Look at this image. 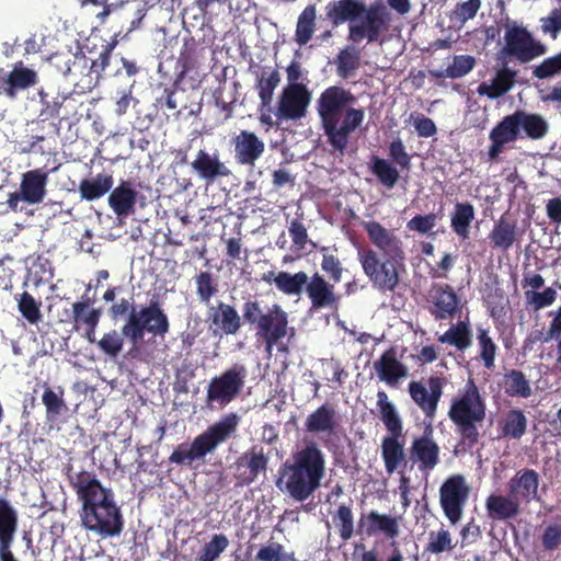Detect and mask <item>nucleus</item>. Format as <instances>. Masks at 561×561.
Here are the masks:
<instances>
[{
	"instance_id": "f257e3e1",
	"label": "nucleus",
	"mask_w": 561,
	"mask_h": 561,
	"mask_svg": "<svg viewBox=\"0 0 561 561\" xmlns=\"http://www.w3.org/2000/svg\"><path fill=\"white\" fill-rule=\"evenodd\" d=\"M357 99L351 90L341 85L325 88L316 101L327 144L333 151L343 154L355 133L365 119V110L355 107Z\"/></svg>"
},
{
	"instance_id": "f03ea898",
	"label": "nucleus",
	"mask_w": 561,
	"mask_h": 561,
	"mask_svg": "<svg viewBox=\"0 0 561 561\" xmlns=\"http://www.w3.org/2000/svg\"><path fill=\"white\" fill-rule=\"evenodd\" d=\"M325 19L333 27L350 22L347 39L352 43L366 39L368 44H383L392 21L391 13L383 4L375 2L366 5L359 0L329 2L325 5Z\"/></svg>"
},
{
	"instance_id": "7ed1b4c3",
	"label": "nucleus",
	"mask_w": 561,
	"mask_h": 561,
	"mask_svg": "<svg viewBox=\"0 0 561 561\" xmlns=\"http://www.w3.org/2000/svg\"><path fill=\"white\" fill-rule=\"evenodd\" d=\"M486 416V402L473 379L469 378L465 386L451 399L448 417L459 435V444L473 448L480 438L479 427Z\"/></svg>"
},
{
	"instance_id": "20e7f679",
	"label": "nucleus",
	"mask_w": 561,
	"mask_h": 561,
	"mask_svg": "<svg viewBox=\"0 0 561 561\" xmlns=\"http://www.w3.org/2000/svg\"><path fill=\"white\" fill-rule=\"evenodd\" d=\"M324 472V457L314 445H307L278 470L277 488L283 491H316Z\"/></svg>"
},
{
	"instance_id": "39448f33",
	"label": "nucleus",
	"mask_w": 561,
	"mask_h": 561,
	"mask_svg": "<svg viewBox=\"0 0 561 561\" xmlns=\"http://www.w3.org/2000/svg\"><path fill=\"white\" fill-rule=\"evenodd\" d=\"M240 416L230 412L221 416L205 432L197 435L192 443H182L169 457L170 463L192 467L194 462L204 461L207 454L213 453L220 444L234 435Z\"/></svg>"
},
{
	"instance_id": "423d86ee",
	"label": "nucleus",
	"mask_w": 561,
	"mask_h": 561,
	"mask_svg": "<svg viewBox=\"0 0 561 561\" xmlns=\"http://www.w3.org/2000/svg\"><path fill=\"white\" fill-rule=\"evenodd\" d=\"M242 318L254 329L256 341L263 342L265 352L270 354L288 334V314L277 304L264 311L259 300L248 299L242 305Z\"/></svg>"
},
{
	"instance_id": "0eeeda50",
	"label": "nucleus",
	"mask_w": 561,
	"mask_h": 561,
	"mask_svg": "<svg viewBox=\"0 0 561 561\" xmlns=\"http://www.w3.org/2000/svg\"><path fill=\"white\" fill-rule=\"evenodd\" d=\"M82 501V523L89 530L104 537L117 536L124 527L119 507L113 493H78Z\"/></svg>"
},
{
	"instance_id": "6e6552de",
	"label": "nucleus",
	"mask_w": 561,
	"mask_h": 561,
	"mask_svg": "<svg viewBox=\"0 0 561 561\" xmlns=\"http://www.w3.org/2000/svg\"><path fill=\"white\" fill-rule=\"evenodd\" d=\"M169 330V318L159 299L133 309L122 327L123 335L134 347L144 342L146 333L164 337Z\"/></svg>"
},
{
	"instance_id": "1a4fd4ad",
	"label": "nucleus",
	"mask_w": 561,
	"mask_h": 561,
	"mask_svg": "<svg viewBox=\"0 0 561 561\" xmlns=\"http://www.w3.org/2000/svg\"><path fill=\"white\" fill-rule=\"evenodd\" d=\"M357 256L364 274L374 288L381 293L394 291L400 282L399 267L403 265L404 260L381 256L373 248L358 250Z\"/></svg>"
},
{
	"instance_id": "9d476101",
	"label": "nucleus",
	"mask_w": 561,
	"mask_h": 561,
	"mask_svg": "<svg viewBox=\"0 0 561 561\" xmlns=\"http://www.w3.org/2000/svg\"><path fill=\"white\" fill-rule=\"evenodd\" d=\"M548 47L524 25L515 22L506 26L504 46L497 53V59H515L519 64H528L546 55Z\"/></svg>"
},
{
	"instance_id": "9b49d317",
	"label": "nucleus",
	"mask_w": 561,
	"mask_h": 561,
	"mask_svg": "<svg viewBox=\"0 0 561 561\" xmlns=\"http://www.w3.org/2000/svg\"><path fill=\"white\" fill-rule=\"evenodd\" d=\"M247 377L248 369L240 363L213 377L206 388V405L209 409L226 408L239 397Z\"/></svg>"
},
{
	"instance_id": "f8f14e48",
	"label": "nucleus",
	"mask_w": 561,
	"mask_h": 561,
	"mask_svg": "<svg viewBox=\"0 0 561 561\" xmlns=\"http://www.w3.org/2000/svg\"><path fill=\"white\" fill-rule=\"evenodd\" d=\"M443 387L444 380L438 376H431L426 385L415 380L410 381L408 385V391L412 401L424 413L425 417L430 420L431 424L443 396Z\"/></svg>"
},
{
	"instance_id": "ddd939ff",
	"label": "nucleus",
	"mask_w": 561,
	"mask_h": 561,
	"mask_svg": "<svg viewBox=\"0 0 561 561\" xmlns=\"http://www.w3.org/2000/svg\"><path fill=\"white\" fill-rule=\"evenodd\" d=\"M362 226L373 249L379 255L405 259L403 243L394 230L386 228L376 220L364 221Z\"/></svg>"
},
{
	"instance_id": "4468645a",
	"label": "nucleus",
	"mask_w": 561,
	"mask_h": 561,
	"mask_svg": "<svg viewBox=\"0 0 561 561\" xmlns=\"http://www.w3.org/2000/svg\"><path fill=\"white\" fill-rule=\"evenodd\" d=\"M409 458L424 472L433 470L439 463L440 448L434 438L431 423L425 426L421 436L414 437L411 442Z\"/></svg>"
},
{
	"instance_id": "2eb2a0df",
	"label": "nucleus",
	"mask_w": 561,
	"mask_h": 561,
	"mask_svg": "<svg viewBox=\"0 0 561 561\" xmlns=\"http://www.w3.org/2000/svg\"><path fill=\"white\" fill-rule=\"evenodd\" d=\"M243 318L227 302L218 301L208 306L206 322L214 335H236L242 327Z\"/></svg>"
},
{
	"instance_id": "dca6fc26",
	"label": "nucleus",
	"mask_w": 561,
	"mask_h": 561,
	"mask_svg": "<svg viewBox=\"0 0 561 561\" xmlns=\"http://www.w3.org/2000/svg\"><path fill=\"white\" fill-rule=\"evenodd\" d=\"M310 93L302 83H289L282 92L277 116L286 119H299L306 115Z\"/></svg>"
},
{
	"instance_id": "f3484780",
	"label": "nucleus",
	"mask_w": 561,
	"mask_h": 561,
	"mask_svg": "<svg viewBox=\"0 0 561 561\" xmlns=\"http://www.w3.org/2000/svg\"><path fill=\"white\" fill-rule=\"evenodd\" d=\"M268 458L264 448L260 445H253L243 453L236 461V478L238 485H249L267 469Z\"/></svg>"
},
{
	"instance_id": "a211bd4d",
	"label": "nucleus",
	"mask_w": 561,
	"mask_h": 561,
	"mask_svg": "<svg viewBox=\"0 0 561 561\" xmlns=\"http://www.w3.org/2000/svg\"><path fill=\"white\" fill-rule=\"evenodd\" d=\"M357 533L366 537L383 535L387 539H396L400 534L398 518L371 511L360 516Z\"/></svg>"
},
{
	"instance_id": "6ab92c4d",
	"label": "nucleus",
	"mask_w": 561,
	"mask_h": 561,
	"mask_svg": "<svg viewBox=\"0 0 561 561\" xmlns=\"http://www.w3.org/2000/svg\"><path fill=\"white\" fill-rule=\"evenodd\" d=\"M519 137L518 121L515 113L506 115L490 131L488 157L490 161H497L500 154L504 151L505 145L517 140Z\"/></svg>"
},
{
	"instance_id": "aec40b11",
	"label": "nucleus",
	"mask_w": 561,
	"mask_h": 561,
	"mask_svg": "<svg viewBox=\"0 0 561 561\" xmlns=\"http://www.w3.org/2000/svg\"><path fill=\"white\" fill-rule=\"evenodd\" d=\"M37 82V72L18 61L9 73L0 76V94L14 99L19 91L34 87Z\"/></svg>"
},
{
	"instance_id": "412c9836",
	"label": "nucleus",
	"mask_w": 561,
	"mask_h": 561,
	"mask_svg": "<svg viewBox=\"0 0 561 561\" xmlns=\"http://www.w3.org/2000/svg\"><path fill=\"white\" fill-rule=\"evenodd\" d=\"M433 308L431 314L436 320L453 319L459 311V297L450 285H434L431 290Z\"/></svg>"
},
{
	"instance_id": "4be33fe9",
	"label": "nucleus",
	"mask_w": 561,
	"mask_h": 561,
	"mask_svg": "<svg viewBox=\"0 0 561 561\" xmlns=\"http://www.w3.org/2000/svg\"><path fill=\"white\" fill-rule=\"evenodd\" d=\"M192 169L207 184L214 183L219 178L230 175V170L220 160L218 153H209L204 149L198 150L196 158L191 163Z\"/></svg>"
},
{
	"instance_id": "5701e85b",
	"label": "nucleus",
	"mask_w": 561,
	"mask_h": 561,
	"mask_svg": "<svg viewBox=\"0 0 561 561\" xmlns=\"http://www.w3.org/2000/svg\"><path fill=\"white\" fill-rule=\"evenodd\" d=\"M232 142L234 145V159L242 165H254L265 149L264 142L254 133L248 130H241Z\"/></svg>"
},
{
	"instance_id": "b1692460",
	"label": "nucleus",
	"mask_w": 561,
	"mask_h": 561,
	"mask_svg": "<svg viewBox=\"0 0 561 561\" xmlns=\"http://www.w3.org/2000/svg\"><path fill=\"white\" fill-rule=\"evenodd\" d=\"M305 289L314 309L331 308L339 301L334 285L327 282L319 273H314L307 280Z\"/></svg>"
},
{
	"instance_id": "393cba45",
	"label": "nucleus",
	"mask_w": 561,
	"mask_h": 561,
	"mask_svg": "<svg viewBox=\"0 0 561 561\" xmlns=\"http://www.w3.org/2000/svg\"><path fill=\"white\" fill-rule=\"evenodd\" d=\"M374 368L380 380L389 386L397 385L400 379L408 376L407 366L397 358V350L392 346L374 363Z\"/></svg>"
},
{
	"instance_id": "a878e982",
	"label": "nucleus",
	"mask_w": 561,
	"mask_h": 561,
	"mask_svg": "<svg viewBox=\"0 0 561 561\" xmlns=\"http://www.w3.org/2000/svg\"><path fill=\"white\" fill-rule=\"evenodd\" d=\"M497 60L501 61V68L496 70L492 82L490 84L482 82L477 90L480 95H486L492 100L507 93L514 85L517 77V71L508 67V60Z\"/></svg>"
},
{
	"instance_id": "bb28decb",
	"label": "nucleus",
	"mask_w": 561,
	"mask_h": 561,
	"mask_svg": "<svg viewBox=\"0 0 561 561\" xmlns=\"http://www.w3.org/2000/svg\"><path fill=\"white\" fill-rule=\"evenodd\" d=\"M138 192L130 181H121L108 196V205L118 217H127L135 213Z\"/></svg>"
},
{
	"instance_id": "cd10ccee",
	"label": "nucleus",
	"mask_w": 561,
	"mask_h": 561,
	"mask_svg": "<svg viewBox=\"0 0 561 561\" xmlns=\"http://www.w3.org/2000/svg\"><path fill=\"white\" fill-rule=\"evenodd\" d=\"M207 47L204 43L195 39L193 36L183 41V46L178 58V68L180 69L179 79H184L192 71L196 70L205 57Z\"/></svg>"
},
{
	"instance_id": "c85d7f7f",
	"label": "nucleus",
	"mask_w": 561,
	"mask_h": 561,
	"mask_svg": "<svg viewBox=\"0 0 561 561\" xmlns=\"http://www.w3.org/2000/svg\"><path fill=\"white\" fill-rule=\"evenodd\" d=\"M47 182L48 172L43 169H35L25 172L22 175L20 185L23 201L28 204L42 203L46 195Z\"/></svg>"
},
{
	"instance_id": "c756f323",
	"label": "nucleus",
	"mask_w": 561,
	"mask_h": 561,
	"mask_svg": "<svg viewBox=\"0 0 561 561\" xmlns=\"http://www.w3.org/2000/svg\"><path fill=\"white\" fill-rule=\"evenodd\" d=\"M402 434H388L381 440V458L388 473H393L407 466L404 443L400 440Z\"/></svg>"
},
{
	"instance_id": "7c9ffc66",
	"label": "nucleus",
	"mask_w": 561,
	"mask_h": 561,
	"mask_svg": "<svg viewBox=\"0 0 561 561\" xmlns=\"http://www.w3.org/2000/svg\"><path fill=\"white\" fill-rule=\"evenodd\" d=\"M337 427L336 411L328 403H324L311 412L305 421V430L312 434L334 433Z\"/></svg>"
},
{
	"instance_id": "2f4dec72",
	"label": "nucleus",
	"mask_w": 561,
	"mask_h": 561,
	"mask_svg": "<svg viewBox=\"0 0 561 561\" xmlns=\"http://www.w3.org/2000/svg\"><path fill=\"white\" fill-rule=\"evenodd\" d=\"M517 234L516 221L510 220L505 215H502L499 220L494 222L489 233V240L493 249L507 251L516 242Z\"/></svg>"
},
{
	"instance_id": "473e14b6",
	"label": "nucleus",
	"mask_w": 561,
	"mask_h": 561,
	"mask_svg": "<svg viewBox=\"0 0 561 561\" xmlns=\"http://www.w3.org/2000/svg\"><path fill=\"white\" fill-rule=\"evenodd\" d=\"M113 184V176L103 172L95 176L81 180L78 191L81 199L92 202L108 193Z\"/></svg>"
},
{
	"instance_id": "72a5a7b5",
	"label": "nucleus",
	"mask_w": 561,
	"mask_h": 561,
	"mask_svg": "<svg viewBox=\"0 0 561 561\" xmlns=\"http://www.w3.org/2000/svg\"><path fill=\"white\" fill-rule=\"evenodd\" d=\"M488 514L492 519L505 520L519 513V503L515 497L492 493L486 500Z\"/></svg>"
},
{
	"instance_id": "f704fd0d",
	"label": "nucleus",
	"mask_w": 561,
	"mask_h": 561,
	"mask_svg": "<svg viewBox=\"0 0 561 561\" xmlns=\"http://www.w3.org/2000/svg\"><path fill=\"white\" fill-rule=\"evenodd\" d=\"M377 407L379 411V419L383 423L389 434H402L403 423L402 419L397 411L394 404L389 400L386 391L379 390L377 392Z\"/></svg>"
},
{
	"instance_id": "c9c22d12",
	"label": "nucleus",
	"mask_w": 561,
	"mask_h": 561,
	"mask_svg": "<svg viewBox=\"0 0 561 561\" xmlns=\"http://www.w3.org/2000/svg\"><path fill=\"white\" fill-rule=\"evenodd\" d=\"M438 341L443 344L455 346L458 351H466L472 344V330L469 319L460 320L456 324H451L450 328L440 336Z\"/></svg>"
},
{
	"instance_id": "e433bc0d",
	"label": "nucleus",
	"mask_w": 561,
	"mask_h": 561,
	"mask_svg": "<svg viewBox=\"0 0 561 561\" xmlns=\"http://www.w3.org/2000/svg\"><path fill=\"white\" fill-rule=\"evenodd\" d=\"M92 305L93 299L84 297L72 304L71 321L76 330L82 327L99 325L102 310L101 308H93Z\"/></svg>"
},
{
	"instance_id": "4c0bfd02",
	"label": "nucleus",
	"mask_w": 561,
	"mask_h": 561,
	"mask_svg": "<svg viewBox=\"0 0 561 561\" xmlns=\"http://www.w3.org/2000/svg\"><path fill=\"white\" fill-rule=\"evenodd\" d=\"M476 211L469 202L456 203L450 215V227L461 240H467L470 234V227L474 220Z\"/></svg>"
},
{
	"instance_id": "58836bf2",
	"label": "nucleus",
	"mask_w": 561,
	"mask_h": 561,
	"mask_svg": "<svg viewBox=\"0 0 561 561\" xmlns=\"http://www.w3.org/2000/svg\"><path fill=\"white\" fill-rule=\"evenodd\" d=\"M317 8L308 4L298 15L294 39L301 47L307 45L316 31Z\"/></svg>"
},
{
	"instance_id": "ea45409f",
	"label": "nucleus",
	"mask_w": 561,
	"mask_h": 561,
	"mask_svg": "<svg viewBox=\"0 0 561 561\" xmlns=\"http://www.w3.org/2000/svg\"><path fill=\"white\" fill-rule=\"evenodd\" d=\"M514 113L518 121L519 130L523 129L528 138L541 139L547 135L549 125L541 115L520 110Z\"/></svg>"
},
{
	"instance_id": "a19ab883",
	"label": "nucleus",
	"mask_w": 561,
	"mask_h": 561,
	"mask_svg": "<svg viewBox=\"0 0 561 561\" xmlns=\"http://www.w3.org/2000/svg\"><path fill=\"white\" fill-rule=\"evenodd\" d=\"M527 417L524 411L511 409L506 412L501 425V436L505 438L519 439L527 431Z\"/></svg>"
},
{
	"instance_id": "79ce46f5",
	"label": "nucleus",
	"mask_w": 561,
	"mask_h": 561,
	"mask_svg": "<svg viewBox=\"0 0 561 561\" xmlns=\"http://www.w3.org/2000/svg\"><path fill=\"white\" fill-rule=\"evenodd\" d=\"M309 279L307 273L300 271L295 274L279 272L273 279V283L283 294L288 296H298L306 287Z\"/></svg>"
},
{
	"instance_id": "37998d69",
	"label": "nucleus",
	"mask_w": 561,
	"mask_h": 561,
	"mask_svg": "<svg viewBox=\"0 0 561 561\" xmlns=\"http://www.w3.org/2000/svg\"><path fill=\"white\" fill-rule=\"evenodd\" d=\"M477 343L479 347V359L483 363L486 369H492L495 366V357L497 353V345L490 335V330L483 325H477Z\"/></svg>"
},
{
	"instance_id": "c03bdc74",
	"label": "nucleus",
	"mask_w": 561,
	"mask_h": 561,
	"mask_svg": "<svg viewBox=\"0 0 561 561\" xmlns=\"http://www.w3.org/2000/svg\"><path fill=\"white\" fill-rule=\"evenodd\" d=\"M18 528V515L9 502L0 497V545L13 543Z\"/></svg>"
},
{
	"instance_id": "a18cd8bd",
	"label": "nucleus",
	"mask_w": 561,
	"mask_h": 561,
	"mask_svg": "<svg viewBox=\"0 0 561 561\" xmlns=\"http://www.w3.org/2000/svg\"><path fill=\"white\" fill-rule=\"evenodd\" d=\"M44 388L45 390L42 396V402L46 408V419L49 422H55L68 410L67 404L62 398L64 390L58 388L57 392L47 383H44Z\"/></svg>"
},
{
	"instance_id": "49530a36",
	"label": "nucleus",
	"mask_w": 561,
	"mask_h": 561,
	"mask_svg": "<svg viewBox=\"0 0 561 561\" xmlns=\"http://www.w3.org/2000/svg\"><path fill=\"white\" fill-rule=\"evenodd\" d=\"M336 73L343 79L351 77L360 66V51L355 46L341 49L335 58Z\"/></svg>"
},
{
	"instance_id": "de8ad7c7",
	"label": "nucleus",
	"mask_w": 561,
	"mask_h": 561,
	"mask_svg": "<svg viewBox=\"0 0 561 561\" xmlns=\"http://www.w3.org/2000/svg\"><path fill=\"white\" fill-rule=\"evenodd\" d=\"M503 386L510 397L528 398L531 396V387L525 374L517 369H511L504 374Z\"/></svg>"
},
{
	"instance_id": "09e8293b",
	"label": "nucleus",
	"mask_w": 561,
	"mask_h": 561,
	"mask_svg": "<svg viewBox=\"0 0 561 561\" xmlns=\"http://www.w3.org/2000/svg\"><path fill=\"white\" fill-rule=\"evenodd\" d=\"M370 170L379 183L386 188L391 190L400 179L399 171L388 160L374 156Z\"/></svg>"
},
{
	"instance_id": "8fccbe9b",
	"label": "nucleus",
	"mask_w": 561,
	"mask_h": 561,
	"mask_svg": "<svg viewBox=\"0 0 561 561\" xmlns=\"http://www.w3.org/2000/svg\"><path fill=\"white\" fill-rule=\"evenodd\" d=\"M67 477L70 485L76 491H108L103 488L95 474L85 470H75L72 466L67 468Z\"/></svg>"
},
{
	"instance_id": "3c124183",
	"label": "nucleus",
	"mask_w": 561,
	"mask_h": 561,
	"mask_svg": "<svg viewBox=\"0 0 561 561\" xmlns=\"http://www.w3.org/2000/svg\"><path fill=\"white\" fill-rule=\"evenodd\" d=\"M14 299L18 310L30 324H37L42 321L41 301H37L28 291L16 294Z\"/></svg>"
},
{
	"instance_id": "603ef678",
	"label": "nucleus",
	"mask_w": 561,
	"mask_h": 561,
	"mask_svg": "<svg viewBox=\"0 0 561 561\" xmlns=\"http://www.w3.org/2000/svg\"><path fill=\"white\" fill-rule=\"evenodd\" d=\"M47 93L41 91L39 98L42 103V108L39 112L38 121L35 124L38 126L41 130H44V123L48 119L56 118L60 116V111L70 96L69 95H58L54 100L49 101L47 99Z\"/></svg>"
},
{
	"instance_id": "864d4df0",
	"label": "nucleus",
	"mask_w": 561,
	"mask_h": 561,
	"mask_svg": "<svg viewBox=\"0 0 561 561\" xmlns=\"http://www.w3.org/2000/svg\"><path fill=\"white\" fill-rule=\"evenodd\" d=\"M196 294L199 301L207 307L210 306V299L218 293V284L210 272H199L194 277Z\"/></svg>"
},
{
	"instance_id": "5fc2aeb1",
	"label": "nucleus",
	"mask_w": 561,
	"mask_h": 561,
	"mask_svg": "<svg viewBox=\"0 0 561 561\" xmlns=\"http://www.w3.org/2000/svg\"><path fill=\"white\" fill-rule=\"evenodd\" d=\"M468 493H440V504L446 517L457 523L462 515V507L467 501Z\"/></svg>"
},
{
	"instance_id": "6e6d98bb",
	"label": "nucleus",
	"mask_w": 561,
	"mask_h": 561,
	"mask_svg": "<svg viewBox=\"0 0 561 561\" xmlns=\"http://www.w3.org/2000/svg\"><path fill=\"white\" fill-rule=\"evenodd\" d=\"M229 539L225 534H215L201 549L197 561H215L228 548Z\"/></svg>"
},
{
	"instance_id": "4d7b16f0",
	"label": "nucleus",
	"mask_w": 561,
	"mask_h": 561,
	"mask_svg": "<svg viewBox=\"0 0 561 561\" xmlns=\"http://www.w3.org/2000/svg\"><path fill=\"white\" fill-rule=\"evenodd\" d=\"M280 81L277 69H273L268 75L264 71L257 82L259 96L262 106H270L273 100L274 90Z\"/></svg>"
},
{
	"instance_id": "13d9d810",
	"label": "nucleus",
	"mask_w": 561,
	"mask_h": 561,
	"mask_svg": "<svg viewBox=\"0 0 561 561\" xmlns=\"http://www.w3.org/2000/svg\"><path fill=\"white\" fill-rule=\"evenodd\" d=\"M288 232L291 238V251L300 256L301 252L306 249V245L310 243L312 247H316V243L312 242L307 232V228L304 222L299 219H293L288 227Z\"/></svg>"
},
{
	"instance_id": "bf43d9fd",
	"label": "nucleus",
	"mask_w": 561,
	"mask_h": 561,
	"mask_svg": "<svg viewBox=\"0 0 561 561\" xmlns=\"http://www.w3.org/2000/svg\"><path fill=\"white\" fill-rule=\"evenodd\" d=\"M255 561H298L295 552H286L279 542L262 546L255 554Z\"/></svg>"
},
{
	"instance_id": "052dcab7",
	"label": "nucleus",
	"mask_w": 561,
	"mask_h": 561,
	"mask_svg": "<svg viewBox=\"0 0 561 561\" xmlns=\"http://www.w3.org/2000/svg\"><path fill=\"white\" fill-rule=\"evenodd\" d=\"M539 476L533 469L519 470L510 481L508 491H537Z\"/></svg>"
},
{
	"instance_id": "680f3d73",
	"label": "nucleus",
	"mask_w": 561,
	"mask_h": 561,
	"mask_svg": "<svg viewBox=\"0 0 561 561\" xmlns=\"http://www.w3.org/2000/svg\"><path fill=\"white\" fill-rule=\"evenodd\" d=\"M454 547L450 533L442 527L438 531L430 533L428 543L425 550L431 553L439 554L453 550Z\"/></svg>"
},
{
	"instance_id": "e2e57ef3",
	"label": "nucleus",
	"mask_w": 561,
	"mask_h": 561,
	"mask_svg": "<svg viewBox=\"0 0 561 561\" xmlns=\"http://www.w3.org/2000/svg\"><path fill=\"white\" fill-rule=\"evenodd\" d=\"M125 336L123 333L111 330L98 342L99 348L107 356L115 358L123 350Z\"/></svg>"
},
{
	"instance_id": "0e129e2a",
	"label": "nucleus",
	"mask_w": 561,
	"mask_h": 561,
	"mask_svg": "<svg viewBox=\"0 0 561 561\" xmlns=\"http://www.w3.org/2000/svg\"><path fill=\"white\" fill-rule=\"evenodd\" d=\"M481 7V0H467L457 3L451 11L450 20L460 26L473 19Z\"/></svg>"
},
{
	"instance_id": "69168bd1",
	"label": "nucleus",
	"mask_w": 561,
	"mask_h": 561,
	"mask_svg": "<svg viewBox=\"0 0 561 561\" xmlns=\"http://www.w3.org/2000/svg\"><path fill=\"white\" fill-rule=\"evenodd\" d=\"M525 298L535 311L551 306L557 299V291L552 287H547L543 291L526 290Z\"/></svg>"
},
{
	"instance_id": "338daca9",
	"label": "nucleus",
	"mask_w": 561,
	"mask_h": 561,
	"mask_svg": "<svg viewBox=\"0 0 561 561\" xmlns=\"http://www.w3.org/2000/svg\"><path fill=\"white\" fill-rule=\"evenodd\" d=\"M561 73V51L543 59L533 69V76L543 80Z\"/></svg>"
},
{
	"instance_id": "774afa93",
	"label": "nucleus",
	"mask_w": 561,
	"mask_h": 561,
	"mask_svg": "<svg viewBox=\"0 0 561 561\" xmlns=\"http://www.w3.org/2000/svg\"><path fill=\"white\" fill-rule=\"evenodd\" d=\"M476 66L474 57L470 55H456L453 64L447 67L446 75L450 79H457L469 73Z\"/></svg>"
}]
</instances>
